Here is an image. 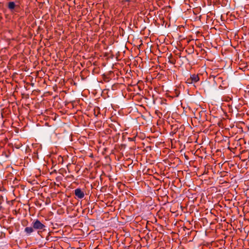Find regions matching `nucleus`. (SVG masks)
<instances>
[{"mask_svg":"<svg viewBox=\"0 0 249 249\" xmlns=\"http://www.w3.org/2000/svg\"><path fill=\"white\" fill-rule=\"evenodd\" d=\"M16 148H19V146H16Z\"/></svg>","mask_w":249,"mask_h":249,"instance_id":"6e6552de","label":"nucleus"},{"mask_svg":"<svg viewBox=\"0 0 249 249\" xmlns=\"http://www.w3.org/2000/svg\"><path fill=\"white\" fill-rule=\"evenodd\" d=\"M34 229L33 227H27L24 229V231L27 235H30L34 231Z\"/></svg>","mask_w":249,"mask_h":249,"instance_id":"20e7f679","label":"nucleus"},{"mask_svg":"<svg viewBox=\"0 0 249 249\" xmlns=\"http://www.w3.org/2000/svg\"><path fill=\"white\" fill-rule=\"evenodd\" d=\"M2 197H2V196H0V199H2Z\"/></svg>","mask_w":249,"mask_h":249,"instance_id":"0eeeda50","label":"nucleus"},{"mask_svg":"<svg viewBox=\"0 0 249 249\" xmlns=\"http://www.w3.org/2000/svg\"><path fill=\"white\" fill-rule=\"evenodd\" d=\"M35 230L44 231L45 226L42 224L39 220L36 219L32 223Z\"/></svg>","mask_w":249,"mask_h":249,"instance_id":"f257e3e1","label":"nucleus"},{"mask_svg":"<svg viewBox=\"0 0 249 249\" xmlns=\"http://www.w3.org/2000/svg\"><path fill=\"white\" fill-rule=\"evenodd\" d=\"M199 80L198 75L192 74L191 75L190 78H188L187 80V83L192 84L193 83H196Z\"/></svg>","mask_w":249,"mask_h":249,"instance_id":"7ed1b4c3","label":"nucleus"},{"mask_svg":"<svg viewBox=\"0 0 249 249\" xmlns=\"http://www.w3.org/2000/svg\"><path fill=\"white\" fill-rule=\"evenodd\" d=\"M16 7L15 3L14 1H10L8 3V8L12 11Z\"/></svg>","mask_w":249,"mask_h":249,"instance_id":"39448f33","label":"nucleus"},{"mask_svg":"<svg viewBox=\"0 0 249 249\" xmlns=\"http://www.w3.org/2000/svg\"><path fill=\"white\" fill-rule=\"evenodd\" d=\"M131 0H123V1H124V2H130L131 1Z\"/></svg>","mask_w":249,"mask_h":249,"instance_id":"423d86ee","label":"nucleus"},{"mask_svg":"<svg viewBox=\"0 0 249 249\" xmlns=\"http://www.w3.org/2000/svg\"><path fill=\"white\" fill-rule=\"evenodd\" d=\"M74 195L78 199H82L85 196V193L80 188H76L74 190Z\"/></svg>","mask_w":249,"mask_h":249,"instance_id":"f03ea898","label":"nucleus"}]
</instances>
